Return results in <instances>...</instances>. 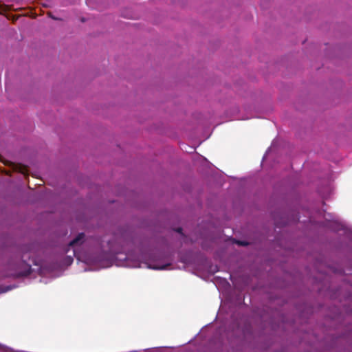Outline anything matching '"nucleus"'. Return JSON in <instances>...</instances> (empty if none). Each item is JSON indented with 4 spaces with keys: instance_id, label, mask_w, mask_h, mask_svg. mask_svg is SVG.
Listing matches in <instances>:
<instances>
[{
    "instance_id": "nucleus-1",
    "label": "nucleus",
    "mask_w": 352,
    "mask_h": 352,
    "mask_svg": "<svg viewBox=\"0 0 352 352\" xmlns=\"http://www.w3.org/2000/svg\"><path fill=\"white\" fill-rule=\"evenodd\" d=\"M84 239H85V234H80L78 235V236L74 240H73L69 243V247L73 248L74 256H75L78 260H80V257L77 252L76 247L78 245H80L82 243V242L84 241Z\"/></svg>"
},
{
    "instance_id": "nucleus-5",
    "label": "nucleus",
    "mask_w": 352,
    "mask_h": 352,
    "mask_svg": "<svg viewBox=\"0 0 352 352\" xmlns=\"http://www.w3.org/2000/svg\"><path fill=\"white\" fill-rule=\"evenodd\" d=\"M133 267H142L143 265H142V264L139 263V264L133 265Z\"/></svg>"
},
{
    "instance_id": "nucleus-2",
    "label": "nucleus",
    "mask_w": 352,
    "mask_h": 352,
    "mask_svg": "<svg viewBox=\"0 0 352 352\" xmlns=\"http://www.w3.org/2000/svg\"><path fill=\"white\" fill-rule=\"evenodd\" d=\"M143 265L146 266L148 268H151V269H153V270H164V269H165V266L160 267V266H157V265H148L147 263H144Z\"/></svg>"
},
{
    "instance_id": "nucleus-4",
    "label": "nucleus",
    "mask_w": 352,
    "mask_h": 352,
    "mask_svg": "<svg viewBox=\"0 0 352 352\" xmlns=\"http://www.w3.org/2000/svg\"><path fill=\"white\" fill-rule=\"evenodd\" d=\"M67 261H68V263H72V261H73V258H72V257H71V256H68V258H67Z\"/></svg>"
},
{
    "instance_id": "nucleus-3",
    "label": "nucleus",
    "mask_w": 352,
    "mask_h": 352,
    "mask_svg": "<svg viewBox=\"0 0 352 352\" xmlns=\"http://www.w3.org/2000/svg\"><path fill=\"white\" fill-rule=\"evenodd\" d=\"M107 266L104 265H102V264H99L98 265H97L94 269L95 270H98V269H100V268H104V267H106Z\"/></svg>"
},
{
    "instance_id": "nucleus-6",
    "label": "nucleus",
    "mask_w": 352,
    "mask_h": 352,
    "mask_svg": "<svg viewBox=\"0 0 352 352\" xmlns=\"http://www.w3.org/2000/svg\"><path fill=\"white\" fill-rule=\"evenodd\" d=\"M84 262L87 263H91L88 260H85Z\"/></svg>"
}]
</instances>
